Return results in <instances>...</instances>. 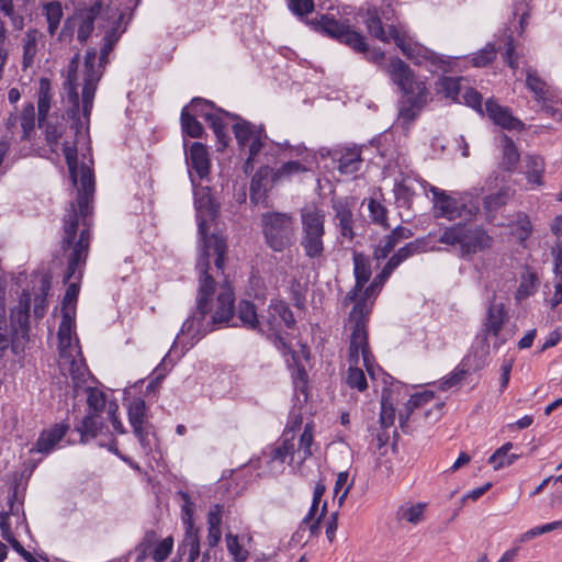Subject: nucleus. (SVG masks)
Wrapping results in <instances>:
<instances>
[{
  "label": "nucleus",
  "mask_w": 562,
  "mask_h": 562,
  "mask_svg": "<svg viewBox=\"0 0 562 562\" xmlns=\"http://www.w3.org/2000/svg\"><path fill=\"white\" fill-rule=\"evenodd\" d=\"M353 274L356 284L353 290L346 295V303L356 301L359 293L362 291L363 286L367 284L371 277L370 261L361 252H353Z\"/></svg>",
  "instance_id": "aec40b11"
},
{
  "label": "nucleus",
  "mask_w": 562,
  "mask_h": 562,
  "mask_svg": "<svg viewBox=\"0 0 562 562\" xmlns=\"http://www.w3.org/2000/svg\"><path fill=\"white\" fill-rule=\"evenodd\" d=\"M71 181H74L71 179ZM77 181L80 187L78 188L77 205L70 203L67 214L64 217V244L71 245L77 237L79 222L82 220L83 226H88L87 217L90 213L89 204L94 192V178L92 170L82 165L80 169L77 167ZM77 186L78 182H72ZM89 229V227H86Z\"/></svg>",
  "instance_id": "6e6552de"
},
{
  "label": "nucleus",
  "mask_w": 562,
  "mask_h": 562,
  "mask_svg": "<svg viewBox=\"0 0 562 562\" xmlns=\"http://www.w3.org/2000/svg\"><path fill=\"white\" fill-rule=\"evenodd\" d=\"M44 11L48 23V32L50 35H54L63 16L61 4L58 1L48 2L44 5Z\"/></svg>",
  "instance_id": "49530a36"
},
{
  "label": "nucleus",
  "mask_w": 562,
  "mask_h": 562,
  "mask_svg": "<svg viewBox=\"0 0 562 562\" xmlns=\"http://www.w3.org/2000/svg\"><path fill=\"white\" fill-rule=\"evenodd\" d=\"M371 307L364 301L355 303L352 311L349 315L350 347H349V363L359 364L360 355L362 357L363 366L371 379H375V371L373 364V356L368 344V317Z\"/></svg>",
  "instance_id": "1a4fd4ad"
},
{
  "label": "nucleus",
  "mask_w": 562,
  "mask_h": 562,
  "mask_svg": "<svg viewBox=\"0 0 562 562\" xmlns=\"http://www.w3.org/2000/svg\"><path fill=\"white\" fill-rule=\"evenodd\" d=\"M265 244L274 252H283L295 243V221L284 212H265L260 216Z\"/></svg>",
  "instance_id": "9d476101"
},
{
  "label": "nucleus",
  "mask_w": 562,
  "mask_h": 562,
  "mask_svg": "<svg viewBox=\"0 0 562 562\" xmlns=\"http://www.w3.org/2000/svg\"><path fill=\"white\" fill-rule=\"evenodd\" d=\"M124 16L125 14L120 11L117 3L114 1L103 8L102 1L97 0L90 7L79 9L76 12L78 41L83 43L88 40L94 29L95 21L105 34L99 56L95 48H90L86 53L82 65L80 64V55L76 54L67 66L64 80V100L69 104L70 116L78 119L79 88L82 92L83 115L87 120L91 115L95 91L108 64L109 54L126 31V24H123Z\"/></svg>",
  "instance_id": "f257e3e1"
},
{
  "label": "nucleus",
  "mask_w": 562,
  "mask_h": 562,
  "mask_svg": "<svg viewBox=\"0 0 562 562\" xmlns=\"http://www.w3.org/2000/svg\"><path fill=\"white\" fill-rule=\"evenodd\" d=\"M224 119L235 120L236 123L232 126V131L236 138L238 148L241 153H247V158L244 164L245 173H249L254 169L256 157L262 150L268 138L265 126L256 125L249 121L241 119L236 114L223 112Z\"/></svg>",
  "instance_id": "9b49d317"
},
{
  "label": "nucleus",
  "mask_w": 562,
  "mask_h": 562,
  "mask_svg": "<svg viewBox=\"0 0 562 562\" xmlns=\"http://www.w3.org/2000/svg\"><path fill=\"white\" fill-rule=\"evenodd\" d=\"M270 181H274L273 170L268 166L260 167L250 182V200L254 203H259L266 198Z\"/></svg>",
  "instance_id": "cd10ccee"
},
{
  "label": "nucleus",
  "mask_w": 562,
  "mask_h": 562,
  "mask_svg": "<svg viewBox=\"0 0 562 562\" xmlns=\"http://www.w3.org/2000/svg\"><path fill=\"white\" fill-rule=\"evenodd\" d=\"M387 74L403 93L398 105V119L408 125L419 116L431 99L427 80L417 77L400 58L391 60Z\"/></svg>",
  "instance_id": "39448f33"
},
{
  "label": "nucleus",
  "mask_w": 562,
  "mask_h": 562,
  "mask_svg": "<svg viewBox=\"0 0 562 562\" xmlns=\"http://www.w3.org/2000/svg\"><path fill=\"white\" fill-rule=\"evenodd\" d=\"M294 426H288L283 432L282 442L271 448L269 453V462L272 464L278 463L280 467L279 470H282L286 458L290 457L291 461H294L296 458L294 453Z\"/></svg>",
  "instance_id": "5701e85b"
},
{
  "label": "nucleus",
  "mask_w": 562,
  "mask_h": 562,
  "mask_svg": "<svg viewBox=\"0 0 562 562\" xmlns=\"http://www.w3.org/2000/svg\"><path fill=\"white\" fill-rule=\"evenodd\" d=\"M424 504H416L409 507H401L398 510V518L401 520H406L412 524H418L423 520L424 517Z\"/></svg>",
  "instance_id": "864d4df0"
},
{
  "label": "nucleus",
  "mask_w": 562,
  "mask_h": 562,
  "mask_svg": "<svg viewBox=\"0 0 562 562\" xmlns=\"http://www.w3.org/2000/svg\"><path fill=\"white\" fill-rule=\"evenodd\" d=\"M143 452L148 456L158 448V438L153 424L133 429Z\"/></svg>",
  "instance_id": "f704fd0d"
},
{
  "label": "nucleus",
  "mask_w": 562,
  "mask_h": 562,
  "mask_svg": "<svg viewBox=\"0 0 562 562\" xmlns=\"http://www.w3.org/2000/svg\"><path fill=\"white\" fill-rule=\"evenodd\" d=\"M395 408L384 396L381 402L380 423L383 428H389L394 424Z\"/></svg>",
  "instance_id": "052dcab7"
},
{
  "label": "nucleus",
  "mask_w": 562,
  "mask_h": 562,
  "mask_svg": "<svg viewBox=\"0 0 562 562\" xmlns=\"http://www.w3.org/2000/svg\"><path fill=\"white\" fill-rule=\"evenodd\" d=\"M91 233L88 228H82L78 240H74L71 245L64 244L63 248H71L68 257V267L64 276V283H69L61 305V322L57 331V336L72 334L75 327L76 304L79 295V283L70 282L72 279L80 281L82 269L86 265L90 245Z\"/></svg>",
  "instance_id": "20e7f679"
},
{
  "label": "nucleus",
  "mask_w": 562,
  "mask_h": 562,
  "mask_svg": "<svg viewBox=\"0 0 562 562\" xmlns=\"http://www.w3.org/2000/svg\"><path fill=\"white\" fill-rule=\"evenodd\" d=\"M290 11L299 16H304L314 10L313 0H286Z\"/></svg>",
  "instance_id": "e2e57ef3"
},
{
  "label": "nucleus",
  "mask_w": 562,
  "mask_h": 562,
  "mask_svg": "<svg viewBox=\"0 0 562 562\" xmlns=\"http://www.w3.org/2000/svg\"><path fill=\"white\" fill-rule=\"evenodd\" d=\"M490 244L491 237L483 228L463 225L461 248L464 254H475L490 247Z\"/></svg>",
  "instance_id": "4be33fe9"
},
{
  "label": "nucleus",
  "mask_w": 562,
  "mask_h": 562,
  "mask_svg": "<svg viewBox=\"0 0 562 562\" xmlns=\"http://www.w3.org/2000/svg\"><path fill=\"white\" fill-rule=\"evenodd\" d=\"M368 210L372 222L383 226L384 228H389L386 217L387 211L383 204L374 199H370L368 202Z\"/></svg>",
  "instance_id": "603ef678"
},
{
  "label": "nucleus",
  "mask_w": 562,
  "mask_h": 562,
  "mask_svg": "<svg viewBox=\"0 0 562 562\" xmlns=\"http://www.w3.org/2000/svg\"><path fill=\"white\" fill-rule=\"evenodd\" d=\"M154 536H155L154 531L147 532L145 535V537L143 538V540L136 546L135 562H144L148 557H150V550L153 548Z\"/></svg>",
  "instance_id": "13d9d810"
},
{
  "label": "nucleus",
  "mask_w": 562,
  "mask_h": 562,
  "mask_svg": "<svg viewBox=\"0 0 562 562\" xmlns=\"http://www.w3.org/2000/svg\"><path fill=\"white\" fill-rule=\"evenodd\" d=\"M503 143V165L505 169L513 170L519 161V151L513 139L507 135L502 136Z\"/></svg>",
  "instance_id": "c03bdc74"
},
{
  "label": "nucleus",
  "mask_w": 562,
  "mask_h": 562,
  "mask_svg": "<svg viewBox=\"0 0 562 562\" xmlns=\"http://www.w3.org/2000/svg\"><path fill=\"white\" fill-rule=\"evenodd\" d=\"M317 24L325 34L349 46L357 53L366 54L368 59L376 64L384 59V53L381 50L370 52L364 36L349 24L335 20L327 14L322 15Z\"/></svg>",
  "instance_id": "ddd939ff"
},
{
  "label": "nucleus",
  "mask_w": 562,
  "mask_h": 562,
  "mask_svg": "<svg viewBox=\"0 0 562 562\" xmlns=\"http://www.w3.org/2000/svg\"><path fill=\"white\" fill-rule=\"evenodd\" d=\"M496 57V48L493 44L487 43L481 50L472 57V64L475 67H484L492 63Z\"/></svg>",
  "instance_id": "5fc2aeb1"
},
{
  "label": "nucleus",
  "mask_w": 562,
  "mask_h": 562,
  "mask_svg": "<svg viewBox=\"0 0 562 562\" xmlns=\"http://www.w3.org/2000/svg\"><path fill=\"white\" fill-rule=\"evenodd\" d=\"M348 374H347V384L351 389H356L359 392H363L368 387L367 378L364 372L358 368L355 363H349Z\"/></svg>",
  "instance_id": "09e8293b"
},
{
  "label": "nucleus",
  "mask_w": 562,
  "mask_h": 562,
  "mask_svg": "<svg viewBox=\"0 0 562 562\" xmlns=\"http://www.w3.org/2000/svg\"><path fill=\"white\" fill-rule=\"evenodd\" d=\"M296 325L294 315L284 301L271 300L267 313L263 316V331L269 339L273 340L277 349L286 355L290 352V346L283 337L284 329H293Z\"/></svg>",
  "instance_id": "4468645a"
},
{
  "label": "nucleus",
  "mask_w": 562,
  "mask_h": 562,
  "mask_svg": "<svg viewBox=\"0 0 562 562\" xmlns=\"http://www.w3.org/2000/svg\"><path fill=\"white\" fill-rule=\"evenodd\" d=\"M512 448L513 443L506 442L488 458V463L493 465L494 470L512 465L519 458L518 454H509Z\"/></svg>",
  "instance_id": "ea45409f"
},
{
  "label": "nucleus",
  "mask_w": 562,
  "mask_h": 562,
  "mask_svg": "<svg viewBox=\"0 0 562 562\" xmlns=\"http://www.w3.org/2000/svg\"><path fill=\"white\" fill-rule=\"evenodd\" d=\"M462 234H463V225H456L445 229V232L439 237V243L447 245H462Z\"/></svg>",
  "instance_id": "4d7b16f0"
},
{
  "label": "nucleus",
  "mask_w": 562,
  "mask_h": 562,
  "mask_svg": "<svg viewBox=\"0 0 562 562\" xmlns=\"http://www.w3.org/2000/svg\"><path fill=\"white\" fill-rule=\"evenodd\" d=\"M11 335L13 339V352L18 353L20 340L29 339L30 314L16 310L11 311Z\"/></svg>",
  "instance_id": "c85d7f7f"
},
{
  "label": "nucleus",
  "mask_w": 562,
  "mask_h": 562,
  "mask_svg": "<svg viewBox=\"0 0 562 562\" xmlns=\"http://www.w3.org/2000/svg\"><path fill=\"white\" fill-rule=\"evenodd\" d=\"M526 161V178L529 183L542 186V177L544 173V160L537 155H528Z\"/></svg>",
  "instance_id": "e433bc0d"
},
{
  "label": "nucleus",
  "mask_w": 562,
  "mask_h": 562,
  "mask_svg": "<svg viewBox=\"0 0 562 562\" xmlns=\"http://www.w3.org/2000/svg\"><path fill=\"white\" fill-rule=\"evenodd\" d=\"M526 86L538 102H546L552 97L550 86L538 75L536 69L526 70Z\"/></svg>",
  "instance_id": "473e14b6"
},
{
  "label": "nucleus",
  "mask_w": 562,
  "mask_h": 562,
  "mask_svg": "<svg viewBox=\"0 0 562 562\" xmlns=\"http://www.w3.org/2000/svg\"><path fill=\"white\" fill-rule=\"evenodd\" d=\"M312 445H313L312 426L310 424H306L303 432L300 436L299 447L296 450L294 449V453H295V457L297 458L299 463L304 462L307 458H310L312 456V453H313Z\"/></svg>",
  "instance_id": "37998d69"
},
{
  "label": "nucleus",
  "mask_w": 562,
  "mask_h": 562,
  "mask_svg": "<svg viewBox=\"0 0 562 562\" xmlns=\"http://www.w3.org/2000/svg\"><path fill=\"white\" fill-rule=\"evenodd\" d=\"M199 106H209V101L202 98H194L190 104L186 105L181 111V128L184 135L192 138H199L203 135V126L196 120L198 116L203 117L213 130L222 149L228 145L231 137L227 132L226 122L224 120V110L217 109L216 112H198Z\"/></svg>",
  "instance_id": "0eeeda50"
},
{
  "label": "nucleus",
  "mask_w": 562,
  "mask_h": 562,
  "mask_svg": "<svg viewBox=\"0 0 562 562\" xmlns=\"http://www.w3.org/2000/svg\"><path fill=\"white\" fill-rule=\"evenodd\" d=\"M427 244L426 238H416L397 249V251L387 260V263L395 270L408 258L425 252L427 250Z\"/></svg>",
  "instance_id": "c756f323"
},
{
  "label": "nucleus",
  "mask_w": 562,
  "mask_h": 562,
  "mask_svg": "<svg viewBox=\"0 0 562 562\" xmlns=\"http://www.w3.org/2000/svg\"><path fill=\"white\" fill-rule=\"evenodd\" d=\"M368 32L382 42L393 40L402 53L413 63L425 66L430 72L448 71L451 67L449 57L412 43L402 26L390 25L387 31L383 27L381 18L375 10H369L364 21Z\"/></svg>",
  "instance_id": "7ed1b4c3"
},
{
  "label": "nucleus",
  "mask_w": 562,
  "mask_h": 562,
  "mask_svg": "<svg viewBox=\"0 0 562 562\" xmlns=\"http://www.w3.org/2000/svg\"><path fill=\"white\" fill-rule=\"evenodd\" d=\"M462 78L440 77L436 82V90L453 101H460Z\"/></svg>",
  "instance_id": "4c0bfd02"
},
{
  "label": "nucleus",
  "mask_w": 562,
  "mask_h": 562,
  "mask_svg": "<svg viewBox=\"0 0 562 562\" xmlns=\"http://www.w3.org/2000/svg\"><path fill=\"white\" fill-rule=\"evenodd\" d=\"M337 169L341 175H352L360 170L362 165L361 151L358 147L336 150L333 155Z\"/></svg>",
  "instance_id": "393cba45"
},
{
  "label": "nucleus",
  "mask_w": 562,
  "mask_h": 562,
  "mask_svg": "<svg viewBox=\"0 0 562 562\" xmlns=\"http://www.w3.org/2000/svg\"><path fill=\"white\" fill-rule=\"evenodd\" d=\"M507 319L508 315L504 304L493 301L486 311L482 333L484 340H488L490 337L495 338V349H498L508 340V337L502 331Z\"/></svg>",
  "instance_id": "f3484780"
},
{
  "label": "nucleus",
  "mask_w": 562,
  "mask_h": 562,
  "mask_svg": "<svg viewBox=\"0 0 562 562\" xmlns=\"http://www.w3.org/2000/svg\"><path fill=\"white\" fill-rule=\"evenodd\" d=\"M194 192L195 207L199 215L202 212L211 217L215 216L216 209L209 193ZM199 234L203 240L200 257L196 262L199 272V288L196 294L195 310L183 322L180 335H187L191 339V346L201 337L205 336L223 325H227L235 314V294L227 281L221 286L216 300H214L215 280L210 270V257L215 256V269L220 272L224 271L225 254L227 250L226 240L218 236H206L205 220L199 216Z\"/></svg>",
  "instance_id": "f03ea898"
},
{
  "label": "nucleus",
  "mask_w": 562,
  "mask_h": 562,
  "mask_svg": "<svg viewBox=\"0 0 562 562\" xmlns=\"http://www.w3.org/2000/svg\"><path fill=\"white\" fill-rule=\"evenodd\" d=\"M147 406L143 398H134L128 405V422L133 429L149 425L146 417Z\"/></svg>",
  "instance_id": "58836bf2"
},
{
  "label": "nucleus",
  "mask_w": 562,
  "mask_h": 562,
  "mask_svg": "<svg viewBox=\"0 0 562 562\" xmlns=\"http://www.w3.org/2000/svg\"><path fill=\"white\" fill-rule=\"evenodd\" d=\"M173 548L172 537H167L156 542V535L153 539V548L150 550V558L155 562H164L171 553Z\"/></svg>",
  "instance_id": "a18cd8bd"
},
{
  "label": "nucleus",
  "mask_w": 562,
  "mask_h": 562,
  "mask_svg": "<svg viewBox=\"0 0 562 562\" xmlns=\"http://www.w3.org/2000/svg\"><path fill=\"white\" fill-rule=\"evenodd\" d=\"M187 162L200 179H204L210 173V157L206 147L199 142L191 145L190 151L187 156Z\"/></svg>",
  "instance_id": "b1692460"
},
{
  "label": "nucleus",
  "mask_w": 562,
  "mask_h": 562,
  "mask_svg": "<svg viewBox=\"0 0 562 562\" xmlns=\"http://www.w3.org/2000/svg\"><path fill=\"white\" fill-rule=\"evenodd\" d=\"M104 427L105 424L101 414L88 413L76 429L80 434V442L86 443L89 439L95 438L99 434H102Z\"/></svg>",
  "instance_id": "2f4dec72"
},
{
  "label": "nucleus",
  "mask_w": 562,
  "mask_h": 562,
  "mask_svg": "<svg viewBox=\"0 0 562 562\" xmlns=\"http://www.w3.org/2000/svg\"><path fill=\"white\" fill-rule=\"evenodd\" d=\"M395 247H396L395 244L386 235L375 246V248L373 250V258L378 261L384 260L389 257V255L394 250Z\"/></svg>",
  "instance_id": "680f3d73"
},
{
  "label": "nucleus",
  "mask_w": 562,
  "mask_h": 562,
  "mask_svg": "<svg viewBox=\"0 0 562 562\" xmlns=\"http://www.w3.org/2000/svg\"><path fill=\"white\" fill-rule=\"evenodd\" d=\"M467 370L462 367H457L448 376L440 381L439 389L448 391L449 389L458 385L465 376Z\"/></svg>",
  "instance_id": "bf43d9fd"
},
{
  "label": "nucleus",
  "mask_w": 562,
  "mask_h": 562,
  "mask_svg": "<svg viewBox=\"0 0 562 562\" xmlns=\"http://www.w3.org/2000/svg\"><path fill=\"white\" fill-rule=\"evenodd\" d=\"M432 194L434 213L436 217H443L449 221L459 217H472L479 211L477 203L467 204L470 193L448 194L443 190L429 186Z\"/></svg>",
  "instance_id": "2eb2a0df"
},
{
  "label": "nucleus",
  "mask_w": 562,
  "mask_h": 562,
  "mask_svg": "<svg viewBox=\"0 0 562 562\" xmlns=\"http://www.w3.org/2000/svg\"><path fill=\"white\" fill-rule=\"evenodd\" d=\"M50 289V281L47 277H44L41 281V295H37L35 299L34 305V316L36 318H41L45 314L46 307V295Z\"/></svg>",
  "instance_id": "6e6d98bb"
},
{
  "label": "nucleus",
  "mask_w": 562,
  "mask_h": 562,
  "mask_svg": "<svg viewBox=\"0 0 562 562\" xmlns=\"http://www.w3.org/2000/svg\"><path fill=\"white\" fill-rule=\"evenodd\" d=\"M302 235L300 245L311 260L324 258L325 214L316 207L301 210Z\"/></svg>",
  "instance_id": "f8f14e48"
},
{
  "label": "nucleus",
  "mask_w": 562,
  "mask_h": 562,
  "mask_svg": "<svg viewBox=\"0 0 562 562\" xmlns=\"http://www.w3.org/2000/svg\"><path fill=\"white\" fill-rule=\"evenodd\" d=\"M65 90L61 91V100L66 110L70 125L68 126L63 116L60 120L47 121L45 124V138L49 149L57 157L59 151L65 156L70 178L77 182V144L75 137L85 124L89 123L90 117L87 120L82 112V98H79V113L78 119L69 115V104L64 100Z\"/></svg>",
  "instance_id": "423d86ee"
},
{
  "label": "nucleus",
  "mask_w": 562,
  "mask_h": 562,
  "mask_svg": "<svg viewBox=\"0 0 562 562\" xmlns=\"http://www.w3.org/2000/svg\"><path fill=\"white\" fill-rule=\"evenodd\" d=\"M52 99H53V92H52L50 80L47 78H41L40 87H38V100H37L40 124H42V122L45 120V117L47 116V114L50 110Z\"/></svg>",
  "instance_id": "c9c22d12"
},
{
  "label": "nucleus",
  "mask_w": 562,
  "mask_h": 562,
  "mask_svg": "<svg viewBox=\"0 0 562 562\" xmlns=\"http://www.w3.org/2000/svg\"><path fill=\"white\" fill-rule=\"evenodd\" d=\"M306 167L300 161H288L273 171V180L279 181L283 179H290L294 175L305 172Z\"/></svg>",
  "instance_id": "de8ad7c7"
},
{
  "label": "nucleus",
  "mask_w": 562,
  "mask_h": 562,
  "mask_svg": "<svg viewBox=\"0 0 562 562\" xmlns=\"http://www.w3.org/2000/svg\"><path fill=\"white\" fill-rule=\"evenodd\" d=\"M333 209L335 211L336 226L341 237L351 241L355 237L353 214L351 209L342 201H334Z\"/></svg>",
  "instance_id": "bb28decb"
},
{
  "label": "nucleus",
  "mask_w": 562,
  "mask_h": 562,
  "mask_svg": "<svg viewBox=\"0 0 562 562\" xmlns=\"http://www.w3.org/2000/svg\"><path fill=\"white\" fill-rule=\"evenodd\" d=\"M513 193L509 187H503L497 192L486 195L483 202L486 216L492 220L494 213L509 201Z\"/></svg>",
  "instance_id": "72a5a7b5"
},
{
  "label": "nucleus",
  "mask_w": 562,
  "mask_h": 562,
  "mask_svg": "<svg viewBox=\"0 0 562 562\" xmlns=\"http://www.w3.org/2000/svg\"><path fill=\"white\" fill-rule=\"evenodd\" d=\"M307 374L304 370H299L297 375L294 380L295 396L299 402L307 401Z\"/></svg>",
  "instance_id": "338daca9"
},
{
  "label": "nucleus",
  "mask_w": 562,
  "mask_h": 562,
  "mask_svg": "<svg viewBox=\"0 0 562 562\" xmlns=\"http://www.w3.org/2000/svg\"><path fill=\"white\" fill-rule=\"evenodd\" d=\"M177 494L183 502L181 505V519L184 526V531H199V528L194 525L193 520L195 505L191 501L190 495L184 491H179Z\"/></svg>",
  "instance_id": "a19ab883"
},
{
  "label": "nucleus",
  "mask_w": 562,
  "mask_h": 562,
  "mask_svg": "<svg viewBox=\"0 0 562 562\" xmlns=\"http://www.w3.org/2000/svg\"><path fill=\"white\" fill-rule=\"evenodd\" d=\"M201 554L199 531H184L182 541L178 546L176 558L172 562L186 560L195 562Z\"/></svg>",
  "instance_id": "a878e982"
},
{
  "label": "nucleus",
  "mask_w": 562,
  "mask_h": 562,
  "mask_svg": "<svg viewBox=\"0 0 562 562\" xmlns=\"http://www.w3.org/2000/svg\"><path fill=\"white\" fill-rule=\"evenodd\" d=\"M72 334L58 337L59 347V368L64 374H69L71 379L79 383L83 380L88 368L81 353L78 339L72 344Z\"/></svg>",
  "instance_id": "dca6fc26"
},
{
  "label": "nucleus",
  "mask_w": 562,
  "mask_h": 562,
  "mask_svg": "<svg viewBox=\"0 0 562 562\" xmlns=\"http://www.w3.org/2000/svg\"><path fill=\"white\" fill-rule=\"evenodd\" d=\"M18 122L22 130L20 139H30L35 126V108L32 103H29L23 108L22 112L19 114Z\"/></svg>",
  "instance_id": "79ce46f5"
},
{
  "label": "nucleus",
  "mask_w": 562,
  "mask_h": 562,
  "mask_svg": "<svg viewBox=\"0 0 562 562\" xmlns=\"http://www.w3.org/2000/svg\"><path fill=\"white\" fill-rule=\"evenodd\" d=\"M87 393V404L89 407V413L101 414L106 406L105 394L102 391L94 387H88Z\"/></svg>",
  "instance_id": "8fccbe9b"
},
{
  "label": "nucleus",
  "mask_w": 562,
  "mask_h": 562,
  "mask_svg": "<svg viewBox=\"0 0 562 562\" xmlns=\"http://www.w3.org/2000/svg\"><path fill=\"white\" fill-rule=\"evenodd\" d=\"M236 313L243 327L262 335L263 331H267L263 327L265 315L258 314L257 306L254 302L241 300L237 305Z\"/></svg>",
  "instance_id": "412c9836"
},
{
  "label": "nucleus",
  "mask_w": 562,
  "mask_h": 562,
  "mask_svg": "<svg viewBox=\"0 0 562 562\" xmlns=\"http://www.w3.org/2000/svg\"><path fill=\"white\" fill-rule=\"evenodd\" d=\"M11 516L15 517L16 522L22 520L18 513H14V504L12 499L10 501V512L0 513V530L2 538L8 541L12 549L16 551L26 562H32L31 560H34V555L24 549V547L18 541L11 531Z\"/></svg>",
  "instance_id": "6ab92c4d"
},
{
  "label": "nucleus",
  "mask_w": 562,
  "mask_h": 562,
  "mask_svg": "<svg viewBox=\"0 0 562 562\" xmlns=\"http://www.w3.org/2000/svg\"><path fill=\"white\" fill-rule=\"evenodd\" d=\"M485 112L487 116L494 122V124L505 130H524V123L512 114V111L507 106H502L493 99H488L485 102Z\"/></svg>",
  "instance_id": "a211bd4d"
},
{
  "label": "nucleus",
  "mask_w": 562,
  "mask_h": 562,
  "mask_svg": "<svg viewBox=\"0 0 562 562\" xmlns=\"http://www.w3.org/2000/svg\"><path fill=\"white\" fill-rule=\"evenodd\" d=\"M69 429L67 424H55L48 430H44L36 442L37 451L48 453L66 435Z\"/></svg>",
  "instance_id": "7c9ffc66"
},
{
  "label": "nucleus",
  "mask_w": 562,
  "mask_h": 562,
  "mask_svg": "<svg viewBox=\"0 0 562 562\" xmlns=\"http://www.w3.org/2000/svg\"><path fill=\"white\" fill-rule=\"evenodd\" d=\"M0 11L11 20L15 29H22L23 19L15 13L12 0H0Z\"/></svg>",
  "instance_id": "69168bd1"
},
{
  "label": "nucleus",
  "mask_w": 562,
  "mask_h": 562,
  "mask_svg": "<svg viewBox=\"0 0 562 562\" xmlns=\"http://www.w3.org/2000/svg\"><path fill=\"white\" fill-rule=\"evenodd\" d=\"M226 548L236 562H244L248 558V551L239 543L238 537L228 532L225 537Z\"/></svg>",
  "instance_id": "3c124183"
},
{
  "label": "nucleus",
  "mask_w": 562,
  "mask_h": 562,
  "mask_svg": "<svg viewBox=\"0 0 562 562\" xmlns=\"http://www.w3.org/2000/svg\"><path fill=\"white\" fill-rule=\"evenodd\" d=\"M464 103L475 111H477L480 114H483V108H482V95L473 88H467L461 95Z\"/></svg>",
  "instance_id": "0e129e2a"
},
{
  "label": "nucleus",
  "mask_w": 562,
  "mask_h": 562,
  "mask_svg": "<svg viewBox=\"0 0 562 562\" xmlns=\"http://www.w3.org/2000/svg\"><path fill=\"white\" fill-rule=\"evenodd\" d=\"M434 397L435 393L432 391H424L420 393L413 394L407 403L408 409L413 411L415 408L422 407L430 403L434 400Z\"/></svg>",
  "instance_id": "774afa93"
}]
</instances>
